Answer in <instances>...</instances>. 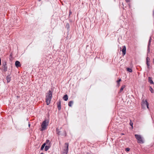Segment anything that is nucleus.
I'll list each match as a JSON object with an SVG mask.
<instances>
[{
    "label": "nucleus",
    "mask_w": 154,
    "mask_h": 154,
    "mask_svg": "<svg viewBox=\"0 0 154 154\" xmlns=\"http://www.w3.org/2000/svg\"><path fill=\"white\" fill-rule=\"evenodd\" d=\"M126 48L125 46H124L123 49L122 50V52L123 53V55H125L126 54Z\"/></svg>",
    "instance_id": "423d86ee"
},
{
    "label": "nucleus",
    "mask_w": 154,
    "mask_h": 154,
    "mask_svg": "<svg viewBox=\"0 0 154 154\" xmlns=\"http://www.w3.org/2000/svg\"><path fill=\"white\" fill-rule=\"evenodd\" d=\"M58 108L59 110H60L61 109V107L60 106V103L58 105Z\"/></svg>",
    "instance_id": "a211bd4d"
},
{
    "label": "nucleus",
    "mask_w": 154,
    "mask_h": 154,
    "mask_svg": "<svg viewBox=\"0 0 154 154\" xmlns=\"http://www.w3.org/2000/svg\"><path fill=\"white\" fill-rule=\"evenodd\" d=\"M15 65L16 67H19L20 66V62L18 61H16L15 62Z\"/></svg>",
    "instance_id": "6e6552de"
},
{
    "label": "nucleus",
    "mask_w": 154,
    "mask_h": 154,
    "mask_svg": "<svg viewBox=\"0 0 154 154\" xmlns=\"http://www.w3.org/2000/svg\"><path fill=\"white\" fill-rule=\"evenodd\" d=\"M7 80L8 82H9L11 80V78L9 76H8L7 77Z\"/></svg>",
    "instance_id": "f8f14e48"
},
{
    "label": "nucleus",
    "mask_w": 154,
    "mask_h": 154,
    "mask_svg": "<svg viewBox=\"0 0 154 154\" xmlns=\"http://www.w3.org/2000/svg\"><path fill=\"white\" fill-rule=\"evenodd\" d=\"M39 0V1H41V0Z\"/></svg>",
    "instance_id": "2f4dec72"
},
{
    "label": "nucleus",
    "mask_w": 154,
    "mask_h": 154,
    "mask_svg": "<svg viewBox=\"0 0 154 154\" xmlns=\"http://www.w3.org/2000/svg\"><path fill=\"white\" fill-rule=\"evenodd\" d=\"M2 70L3 71L6 72L7 70L6 62H5L3 64L2 66Z\"/></svg>",
    "instance_id": "39448f33"
},
{
    "label": "nucleus",
    "mask_w": 154,
    "mask_h": 154,
    "mask_svg": "<svg viewBox=\"0 0 154 154\" xmlns=\"http://www.w3.org/2000/svg\"><path fill=\"white\" fill-rule=\"evenodd\" d=\"M150 91H151V93H153V89L151 88Z\"/></svg>",
    "instance_id": "b1692460"
},
{
    "label": "nucleus",
    "mask_w": 154,
    "mask_h": 154,
    "mask_svg": "<svg viewBox=\"0 0 154 154\" xmlns=\"http://www.w3.org/2000/svg\"><path fill=\"white\" fill-rule=\"evenodd\" d=\"M126 0V2H130V0Z\"/></svg>",
    "instance_id": "a878e982"
},
{
    "label": "nucleus",
    "mask_w": 154,
    "mask_h": 154,
    "mask_svg": "<svg viewBox=\"0 0 154 154\" xmlns=\"http://www.w3.org/2000/svg\"><path fill=\"white\" fill-rule=\"evenodd\" d=\"M148 81L151 84H153V82L152 81V78L150 77H148Z\"/></svg>",
    "instance_id": "1a4fd4ad"
},
{
    "label": "nucleus",
    "mask_w": 154,
    "mask_h": 154,
    "mask_svg": "<svg viewBox=\"0 0 154 154\" xmlns=\"http://www.w3.org/2000/svg\"><path fill=\"white\" fill-rule=\"evenodd\" d=\"M44 154L43 153H41V154Z\"/></svg>",
    "instance_id": "7c9ffc66"
},
{
    "label": "nucleus",
    "mask_w": 154,
    "mask_h": 154,
    "mask_svg": "<svg viewBox=\"0 0 154 154\" xmlns=\"http://www.w3.org/2000/svg\"><path fill=\"white\" fill-rule=\"evenodd\" d=\"M135 137L138 143H144L143 137L141 135L136 134L135 135Z\"/></svg>",
    "instance_id": "f03ea898"
},
{
    "label": "nucleus",
    "mask_w": 154,
    "mask_h": 154,
    "mask_svg": "<svg viewBox=\"0 0 154 154\" xmlns=\"http://www.w3.org/2000/svg\"><path fill=\"white\" fill-rule=\"evenodd\" d=\"M50 148V146H45V151H47Z\"/></svg>",
    "instance_id": "f3484780"
},
{
    "label": "nucleus",
    "mask_w": 154,
    "mask_h": 154,
    "mask_svg": "<svg viewBox=\"0 0 154 154\" xmlns=\"http://www.w3.org/2000/svg\"><path fill=\"white\" fill-rule=\"evenodd\" d=\"M125 85H123L122 86L120 89V92H121L124 89V88L125 87Z\"/></svg>",
    "instance_id": "ddd939ff"
},
{
    "label": "nucleus",
    "mask_w": 154,
    "mask_h": 154,
    "mask_svg": "<svg viewBox=\"0 0 154 154\" xmlns=\"http://www.w3.org/2000/svg\"><path fill=\"white\" fill-rule=\"evenodd\" d=\"M148 45H149V46H150V43H149V44H148Z\"/></svg>",
    "instance_id": "bb28decb"
},
{
    "label": "nucleus",
    "mask_w": 154,
    "mask_h": 154,
    "mask_svg": "<svg viewBox=\"0 0 154 154\" xmlns=\"http://www.w3.org/2000/svg\"><path fill=\"white\" fill-rule=\"evenodd\" d=\"M49 140H46V144H49L50 143Z\"/></svg>",
    "instance_id": "4be33fe9"
},
{
    "label": "nucleus",
    "mask_w": 154,
    "mask_h": 154,
    "mask_svg": "<svg viewBox=\"0 0 154 154\" xmlns=\"http://www.w3.org/2000/svg\"><path fill=\"white\" fill-rule=\"evenodd\" d=\"M130 124L132 126V127L133 128V123L131 121H130Z\"/></svg>",
    "instance_id": "6ab92c4d"
},
{
    "label": "nucleus",
    "mask_w": 154,
    "mask_h": 154,
    "mask_svg": "<svg viewBox=\"0 0 154 154\" xmlns=\"http://www.w3.org/2000/svg\"><path fill=\"white\" fill-rule=\"evenodd\" d=\"M146 64L148 66V68H149V66L150 59L148 57H147L146 59Z\"/></svg>",
    "instance_id": "0eeeda50"
},
{
    "label": "nucleus",
    "mask_w": 154,
    "mask_h": 154,
    "mask_svg": "<svg viewBox=\"0 0 154 154\" xmlns=\"http://www.w3.org/2000/svg\"><path fill=\"white\" fill-rule=\"evenodd\" d=\"M29 126H30V124H29Z\"/></svg>",
    "instance_id": "c756f323"
},
{
    "label": "nucleus",
    "mask_w": 154,
    "mask_h": 154,
    "mask_svg": "<svg viewBox=\"0 0 154 154\" xmlns=\"http://www.w3.org/2000/svg\"><path fill=\"white\" fill-rule=\"evenodd\" d=\"M52 92L50 91H49L46 96V102L47 104L48 105L50 103L51 99Z\"/></svg>",
    "instance_id": "f257e3e1"
},
{
    "label": "nucleus",
    "mask_w": 154,
    "mask_h": 154,
    "mask_svg": "<svg viewBox=\"0 0 154 154\" xmlns=\"http://www.w3.org/2000/svg\"><path fill=\"white\" fill-rule=\"evenodd\" d=\"M130 150V149L129 148H126V149H125V150L127 152L129 151Z\"/></svg>",
    "instance_id": "412c9836"
},
{
    "label": "nucleus",
    "mask_w": 154,
    "mask_h": 154,
    "mask_svg": "<svg viewBox=\"0 0 154 154\" xmlns=\"http://www.w3.org/2000/svg\"><path fill=\"white\" fill-rule=\"evenodd\" d=\"M150 42H151V40L150 39L149 41V43H150Z\"/></svg>",
    "instance_id": "cd10ccee"
},
{
    "label": "nucleus",
    "mask_w": 154,
    "mask_h": 154,
    "mask_svg": "<svg viewBox=\"0 0 154 154\" xmlns=\"http://www.w3.org/2000/svg\"><path fill=\"white\" fill-rule=\"evenodd\" d=\"M127 71H128L129 72H132V71L131 69L128 68H127Z\"/></svg>",
    "instance_id": "2eb2a0df"
},
{
    "label": "nucleus",
    "mask_w": 154,
    "mask_h": 154,
    "mask_svg": "<svg viewBox=\"0 0 154 154\" xmlns=\"http://www.w3.org/2000/svg\"><path fill=\"white\" fill-rule=\"evenodd\" d=\"M65 145L66 146V149L65 151H66V153L67 154V153L68 152V151L69 144L68 143H65Z\"/></svg>",
    "instance_id": "9d476101"
},
{
    "label": "nucleus",
    "mask_w": 154,
    "mask_h": 154,
    "mask_svg": "<svg viewBox=\"0 0 154 154\" xmlns=\"http://www.w3.org/2000/svg\"><path fill=\"white\" fill-rule=\"evenodd\" d=\"M142 107L143 109H145L146 107H147L148 109H149V105L146 100H143L142 103Z\"/></svg>",
    "instance_id": "7ed1b4c3"
},
{
    "label": "nucleus",
    "mask_w": 154,
    "mask_h": 154,
    "mask_svg": "<svg viewBox=\"0 0 154 154\" xmlns=\"http://www.w3.org/2000/svg\"><path fill=\"white\" fill-rule=\"evenodd\" d=\"M46 143H44L42 145L44 146H45V145L46 144Z\"/></svg>",
    "instance_id": "393cba45"
},
{
    "label": "nucleus",
    "mask_w": 154,
    "mask_h": 154,
    "mask_svg": "<svg viewBox=\"0 0 154 154\" xmlns=\"http://www.w3.org/2000/svg\"><path fill=\"white\" fill-rule=\"evenodd\" d=\"M121 79H119L117 81V82L118 83V86H119L120 85V82H121Z\"/></svg>",
    "instance_id": "dca6fc26"
},
{
    "label": "nucleus",
    "mask_w": 154,
    "mask_h": 154,
    "mask_svg": "<svg viewBox=\"0 0 154 154\" xmlns=\"http://www.w3.org/2000/svg\"><path fill=\"white\" fill-rule=\"evenodd\" d=\"M63 98L64 100L67 101L68 99V97L67 95V94L65 95L64 96Z\"/></svg>",
    "instance_id": "9b49d317"
},
{
    "label": "nucleus",
    "mask_w": 154,
    "mask_h": 154,
    "mask_svg": "<svg viewBox=\"0 0 154 154\" xmlns=\"http://www.w3.org/2000/svg\"><path fill=\"white\" fill-rule=\"evenodd\" d=\"M44 147H45V146H44L42 145V147H41V150H43V149H44Z\"/></svg>",
    "instance_id": "5701e85b"
},
{
    "label": "nucleus",
    "mask_w": 154,
    "mask_h": 154,
    "mask_svg": "<svg viewBox=\"0 0 154 154\" xmlns=\"http://www.w3.org/2000/svg\"><path fill=\"white\" fill-rule=\"evenodd\" d=\"M150 51V47H149V46H148V52H149Z\"/></svg>",
    "instance_id": "aec40b11"
},
{
    "label": "nucleus",
    "mask_w": 154,
    "mask_h": 154,
    "mask_svg": "<svg viewBox=\"0 0 154 154\" xmlns=\"http://www.w3.org/2000/svg\"><path fill=\"white\" fill-rule=\"evenodd\" d=\"M48 122L47 121H44L42 125H41V127L42 128V130H45L47 126L48 125Z\"/></svg>",
    "instance_id": "20e7f679"
},
{
    "label": "nucleus",
    "mask_w": 154,
    "mask_h": 154,
    "mask_svg": "<svg viewBox=\"0 0 154 154\" xmlns=\"http://www.w3.org/2000/svg\"><path fill=\"white\" fill-rule=\"evenodd\" d=\"M73 103V102L72 101H70L69 102L68 105L69 106L71 107L72 106V105Z\"/></svg>",
    "instance_id": "4468645a"
},
{
    "label": "nucleus",
    "mask_w": 154,
    "mask_h": 154,
    "mask_svg": "<svg viewBox=\"0 0 154 154\" xmlns=\"http://www.w3.org/2000/svg\"><path fill=\"white\" fill-rule=\"evenodd\" d=\"M153 63H154V59H153Z\"/></svg>",
    "instance_id": "c85d7f7f"
}]
</instances>
